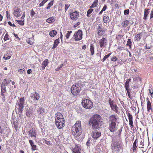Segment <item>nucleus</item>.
Returning <instances> with one entry per match:
<instances>
[{
	"instance_id": "obj_1",
	"label": "nucleus",
	"mask_w": 153,
	"mask_h": 153,
	"mask_svg": "<svg viewBox=\"0 0 153 153\" xmlns=\"http://www.w3.org/2000/svg\"><path fill=\"white\" fill-rule=\"evenodd\" d=\"M102 118L100 115L95 114L88 120V125L94 130L97 129L102 122Z\"/></svg>"
},
{
	"instance_id": "obj_2",
	"label": "nucleus",
	"mask_w": 153,
	"mask_h": 153,
	"mask_svg": "<svg viewBox=\"0 0 153 153\" xmlns=\"http://www.w3.org/2000/svg\"><path fill=\"white\" fill-rule=\"evenodd\" d=\"M118 119L117 115L115 114H112L109 116L108 123V129L110 132L114 133L117 130L116 122Z\"/></svg>"
},
{
	"instance_id": "obj_3",
	"label": "nucleus",
	"mask_w": 153,
	"mask_h": 153,
	"mask_svg": "<svg viewBox=\"0 0 153 153\" xmlns=\"http://www.w3.org/2000/svg\"><path fill=\"white\" fill-rule=\"evenodd\" d=\"M71 132L72 134L75 137L79 136L82 133V127L81 126V121H76L75 124L71 128Z\"/></svg>"
},
{
	"instance_id": "obj_4",
	"label": "nucleus",
	"mask_w": 153,
	"mask_h": 153,
	"mask_svg": "<svg viewBox=\"0 0 153 153\" xmlns=\"http://www.w3.org/2000/svg\"><path fill=\"white\" fill-rule=\"evenodd\" d=\"M55 124L58 129L62 128L65 126V119L63 115L60 112H57L55 115Z\"/></svg>"
},
{
	"instance_id": "obj_5",
	"label": "nucleus",
	"mask_w": 153,
	"mask_h": 153,
	"mask_svg": "<svg viewBox=\"0 0 153 153\" xmlns=\"http://www.w3.org/2000/svg\"><path fill=\"white\" fill-rule=\"evenodd\" d=\"M81 104L83 107L88 109L92 108L94 105L91 101L86 99L82 100Z\"/></svg>"
},
{
	"instance_id": "obj_6",
	"label": "nucleus",
	"mask_w": 153,
	"mask_h": 153,
	"mask_svg": "<svg viewBox=\"0 0 153 153\" xmlns=\"http://www.w3.org/2000/svg\"><path fill=\"white\" fill-rule=\"evenodd\" d=\"M71 92L74 96H76L81 90V88L78 84L74 85L71 88Z\"/></svg>"
},
{
	"instance_id": "obj_7",
	"label": "nucleus",
	"mask_w": 153,
	"mask_h": 153,
	"mask_svg": "<svg viewBox=\"0 0 153 153\" xmlns=\"http://www.w3.org/2000/svg\"><path fill=\"white\" fill-rule=\"evenodd\" d=\"M24 97H20L16 105V107H17L20 113H22L23 111V109L24 107Z\"/></svg>"
},
{
	"instance_id": "obj_8",
	"label": "nucleus",
	"mask_w": 153,
	"mask_h": 153,
	"mask_svg": "<svg viewBox=\"0 0 153 153\" xmlns=\"http://www.w3.org/2000/svg\"><path fill=\"white\" fill-rule=\"evenodd\" d=\"M108 103L112 110L115 112V113H118L119 108L117 105L114 104V101L111 100L110 98L108 100Z\"/></svg>"
},
{
	"instance_id": "obj_9",
	"label": "nucleus",
	"mask_w": 153,
	"mask_h": 153,
	"mask_svg": "<svg viewBox=\"0 0 153 153\" xmlns=\"http://www.w3.org/2000/svg\"><path fill=\"white\" fill-rule=\"evenodd\" d=\"M82 32L80 30H79L76 32H75L74 37V39L76 41H80L82 39Z\"/></svg>"
},
{
	"instance_id": "obj_10",
	"label": "nucleus",
	"mask_w": 153,
	"mask_h": 153,
	"mask_svg": "<svg viewBox=\"0 0 153 153\" xmlns=\"http://www.w3.org/2000/svg\"><path fill=\"white\" fill-rule=\"evenodd\" d=\"M131 79L129 78L127 79L125 84H124V87L127 92L128 95L131 99H132V97L131 96L130 89L129 88V82L130 81Z\"/></svg>"
},
{
	"instance_id": "obj_11",
	"label": "nucleus",
	"mask_w": 153,
	"mask_h": 153,
	"mask_svg": "<svg viewBox=\"0 0 153 153\" xmlns=\"http://www.w3.org/2000/svg\"><path fill=\"white\" fill-rule=\"evenodd\" d=\"M107 43L108 40L103 37L99 40V44L101 48H105Z\"/></svg>"
},
{
	"instance_id": "obj_12",
	"label": "nucleus",
	"mask_w": 153,
	"mask_h": 153,
	"mask_svg": "<svg viewBox=\"0 0 153 153\" xmlns=\"http://www.w3.org/2000/svg\"><path fill=\"white\" fill-rule=\"evenodd\" d=\"M146 100L147 102V110L148 112H153V106L152 105V102H151L148 97L146 99Z\"/></svg>"
},
{
	"instance_id": "obj_13",
	"label": "nucleus",
	"mask_w": 153,
	"mask_h": 153,
	"mask_svg": "<svg viewBox=\"0 0 153 153\" xmlns=\"http://www.w3.org/2000/svg\"><path fill=\"white\" fill-rule=\"evenodd\" d=\"M70 16L72 20H75L77 19L79 17V12H77L76 11L73 12H71L70 13Z\"/></svg>"
},
{
	"instance_id": "obj_14",
	"label": "nucleus",
	"mask_w": 153,
	"mask_h": 153,
	"mask_svg": "<svg viewBox=\"0 0 153 153\" xmlns=\"http://www.w3.org/2000/svg\"><path fill=\"white\" fill-rule=\"evenodd\" d=\"M120 147V143L117 141L113 142L111 144L112 149H119Z\"/></svg>"
},
{
	"instance_id": "obj_15",
	"label": "nucleus",
	"mask_w": 153,
	"mask_h": 153,
	"mask_svg": "<svg viewBox=\"0 0 153 153\" xmlns=\"http://www.w3.org/2000/svg\"><path fill=\"white\" fill-rule=\"evenodd\" d=\"M126 114L128 115V119H129V125H130L131 128H132L134 127L133 124V117L131 114L129 112H127Z\"/></svg>"
},
{
	"instance_id": "obj_16",
	"label": "nucleus",
	"mask_w": 153,
	"mask_h": 153,
	"mask_svg": "<svg viewBox=\"0 0 153 153\" xmlns=\"http://www.w3.org/2000/svg\"><path fill=\"white\" fill-rule=\"evenodd\" d=\"M105 30L101 27V26L99 25L97 28V33L98 36H102L105 33Z\"/></svg>"
},
{
	"instance_id": "obj_17",
	"label": "nucleus",
	"mask_w": 153,
	"mask_h": 153,
	"mask_svg": "<svg viewBox=\"0 0 153 153\" xmlns=\"http://www.w3.org/2000/svg\"><path fill=\"white\" fill-rule=\"evenodd\" d=\"M29 135L32 138H36L37 136L36 131L35 128H32L29 131Z\"/></svg>"
},
{
	"instance_id": "obj_18",
	"label": "nucleus",
	"mask_w": 153,
	"mask_h": 153,
	"mask_svg": "<svg viewBox=\"0 0 153 153\" xmlns=\"http://www.w3.org/2000/svg\"><path fill=\"white\" fill-rule=\"evenodd\" d=\"M30 97L32 99H33L34 101H36L39 99L40 96L39 94L35 92L30 94Z\"/></svg>"
},
{
	"instance_id": "obj_19",
	"label": "nucleus",
	"mask_w": 153,
	"mask_h": 153,
	"mask_svg": "<svg viewBox=\"0 0 153 153\" xmlns=\"http://www.w3.org/2000/svg\"><path fill=\"white\" fill-rule=\"evenodd\" d=\"M81 149L79 146L75 145L74 148H72V151L73 153H81L80 152Z\"/></svg>"
},
{
	"instance_id": "obj_20",
	"label": "nucleus",
	"mask_w": 153,
	"mask_h": 153,
	"mask_svg": "<svg viewBox=\"0 0 153 153\" xmlns=\"http://www.w3.org/2000/svg\"><path fill=\"white\" fill-rule=\"evenodd\" d=\"M101 133L97 131H95L93 132L92 137L94 139H97L100 137Z\"/></svg>"
},
{
	"instance_id": "obj_21",
	"label": "nucleus",
	"mask_w": 153,
	"mask_h": 153,
	"mask_svg": "<svg viewBox=\"0 0 153 153\" xmlns=\"http://www.w3.org/2000/svg\"><path fill=\"white\" fill-rule=\"evenodd\" d=\"M143 33L142 32L140 33H139L135 35L134 36V41H139L142 38V35Z\"/></svg>"
},
{
	"instance_id": "obj_22",
	"label": "nucleus",
	"mask_w": 153,
	"mask_h": 153,
	"mask_svg": "<svg viewBox=\"0 0 153 153\" xmlns=\"http://www.w3.org/2000/svg\"><path fill=\"white\" fill-rule=\"evenodd\" d=\"M49 63L48 60L47 59H45L42 64V70H44L45 67L47 66Z\"/></svg>"
},
{
	"instance_id": "obj_23",
	"label": "nucleus",
	"mask_w": 153,
	"mask_h": 153,
	"mask_svg": "<svg viewBox=\"0 0 153 153\" xmlns=\"http://www.w3.org/2000/svg\"><path fill=\"white\" fill-rule=\"evenodd\" d=\"M6 88L4 85L1 86V95L4 98H5V95L4 94L6 92Z\"/></svg>"
},
{
	"instance_id": "obj_24",
	"label": "nucleus",
	"mask_w": 153,
	"mask_h": 153,
	"mask_svg": "<svg viewBox=\"0 0 153 153\" xmlns=\"http://www.w3.org/2000/svg\"><path fill=\"white\" fill-rule=\"evenodd\" d=\"M29 143H30V146L31 147L33 151L36 150L37 146L36 145L34 144V142L32 140H29Z\"/></svg>"
},
{
	"instance_id": "obj_25",
	"label": "nucleus",
	"mask_w": 153,
	"mask_h": 153,
	"mask_svg": "<svg viewBox=\"0 0 153 153\" xmlns=\"http://www.w3.org/2000/svg\"><path fill=\"white\" fill-rule=\"evenodd\" d=\"M59 43V38L55 40L54 41V44H53V47H52V49H53L57 48V46H58V45Z\"/></svg>"
},
{
	"instance_id": "obj_26",
	"label": "nucleus",
	"mask_w": 153,
	"mask_h": 153,
	"mask_svg": "<svg viewBox=\"0 0 153 153\" xmlns=\"http://www.w3.org/2000/svg\"><path fill=\"white\" fill-rule=\"evenodd\" d=\"M22 12L20 10H15L14 12V15L15 16L19 17L22 15Z\"/></svg>"
},
{
	"instance_id": "obj_27",
	"label": "nucleus",
	"mask_w": 153,
	"mask_h": 153,
	"mask_svg": "<svg viewBox=\"0 0 153 153\" xmlns=\"http://www.w3.org/2000/svg\"><path fill=\"white\" fill-rule=\"evenodd\" d=\"M37 112H38L39 114V115H44L45 113V109L42 108H39L38 110H37Z\"/></svg>"
},
{
	"instance_id": "obj_28",
	"label": "nucleus",
	"mask_w": 153,
	"mask_h": 153,
	"mask_svg": "<svg viewBox=\"0 0 153 153\" xmlns=\"http://www.w3.org/2000/svg\"><path fill=\"white\" fill-rule=\"evenodd\" d=\"M137 139H136L134 142L133 143V147H132V151L133 152H134L136 150H137Z\"/></svg>"
},
{
	"instance_id": "obj_29",
	"label": "nucleus",
	"mask_w": 153,
	"mask_h": 153,
	"mask_svg": "<svg viewBox=\"0 0 153 153\" xmlns=\"http://www.w3.org/2000/svg\"><path fill=\"white\" fill-rule=\"evenodd\" d=\"M55 17H52L47 19L46 20V22L49 23H52L55 21Z\"/></svg>"
},
{
	"instance_id": "obj_30",
	"label": "nucleus",
	"mask_w": 153,
	"mask_h": 153,
	"mask_svg": "<svg viewBox=\"0 0 153 153\" xmlns=\"http://www.w3.org/2000/svg\"><path fill=\"white\" fill-rule=\"evenodd\" d=\"M90 51L91 52V55L92 56L94 55L95 52L94 51V48L93 44H90Z\"/></svg>"
},
{
	"instance_id": "obj_31",
	"label": "nucleus",
	"mask_w": 153,
	"mask_h": 153,
	"mask_svg": "<svg viewBox=\"0 0 153 153\" xmlns=\"http://www.w3.org/2000/svg\"><path fill=\"white\" fill-rule=\"evenodd\" d=\"M129 23V21L128 20H126L122 22L121 25L124 27H126L128 26Z\"/></svg>"
},
{
	"instance_id": "obj_32",
	"label": "nucleus",
	"mask_w": 153,
	"mask_h": 153,
	"mask_svg": "<svg viewBox=\"0 0 153 153\" xmlns=\"http://www.w3.org/2000/svg\"><path fill=\"white\" fill-rule=\"evenodd\" d=\"M57 34V32L55 30H53L49 32V35L51 37H53L55 36Z\"/></svg>"
},
{
	"instance_id": "obj_33",
	"label": "nucleus",
	"mask_w": 153,
	"mask_h": 153,
	"mask_svg": "<svg viewBox=\"0 0 153 153\" xmlns=\"http://www.w3.org/2000/svg\"><path fill=\"white\" fill-rule=\"evenodd\" d=\"M103 21L105 23H108L109 22V19L108 16H105L103 17Z\"/></svg>"
},
{
	"instance_id": "obj_34",
	"label": "nucleus",
	"mask_w": 153,
	"mask_h": 153,
	"mask_svg": "<svg viewBox=\"0 0 153 153\" xmlns=\"http://www.w3.org/2000/svg\"><path fill=\"white\" fill-rule=\"evenodd\" d=\"M111 54V53H109L107 55H105V56L104 57V58L101 59V61L102 62H104L105 60H106V59H108V58L110 56V55Z\"/></svg>"
},
{
	"instance_id": "obj_35",
	"label": "nucleus",
	"mask_w": 153,
	"mask_h": 153,
	"mask_svg": "<svg viewBox=\"0 0 153 153\" xmlns=\"http://www.w3.org/2000/svg\"><path fill=\"white\" fill-rule=\"evenodd\" d=\"M53 0H52L49 3L46 7L47 9H49L50 7L53 5Z\"/></svg>"
},
{
	"instance_id": "obj_36",
	"label": "nucleus",
	"mask_w": 153,
	"mask_h": 153,
	"mask_svg": "<svg viewBox=\"0 0 153 153\" xmlns=\"http://www.w3.org/2000/svg\"><path fill=\"white\" fill-rule=\"evenodd\" d=\"M98 1V0H95L92 5L90 7V8H93L96 7L97 5Z\"/></svg>"
},
{
	"instance_id": "obj_37",
	"label": "nucleus",
	"mask_w": 153,
	"mask_h": 153,
	"mask_svg": "<svg viewBox=\"0 0 153 153\" xmlns=\"http://www.w3.org/2000/svg\"><path fill=\"white\" fill-rule=\"evenodd\" d=\"M126 45L129 46V48H131V47L132 45V42L131 41V39H128Z\"/></svg>"
},
{
	"instance_id": "obj_38",
	"label": "nucleus",
	"mask_w": 153,
	"mask_h": 153,
	"mask_svg": "<svg viewBox=\"0 0 153 153\" xmlns=\"http://www.w3.org/2000/svg\"><path fill=\"white\" fill-rule=\"evenodd\" d=\"M16 21L19 24L21 25H24V20H16Z\"/></svg>"
},
{
	"instance_id": "obj_39",
	"label": "nucleus",
	"mask_w": 153,
	"mask_h": 153,
	"mask_svg": "<svg viewBox=\"0 0 153 153\" xmlns=\"http://www.w3.org/2000/svg\"><path fill=\"white\" fill-rule=\"evenodd\" d=\"M149 13L148 10H145L143 19L146 20Z\"/></svg>"
},
{
	"instance_id": "obj_40",
	"label": "nucleus",
	"mask_w": 153,
	"mask_h": 153,
	"mask_svg": "<svg viewBox=\"0 0 153 153\" xmlns=\"http://www.w3.org/2000/svg\"><path fill=\"white\" fill-rule=\"evenodd\" d=\"M123 37V35H118L116 36V39L117 40L120 41Z\"/></svg>"
},
{
	"instance_id": "obj_41",
	"label": "nucleus",
	"mask_w": 153,
	"mask_h": 153,
	"mask_svg": "<svg viewBox=\"0 0 153 153\" xmlns=\"http://www.w3.org/2000/svg\"><path fill=\"white\" fill-rule=\"evenodd\" d=\"M72 33V31H67V33H66L65 37L66 38L68 39L69 38V37L70 35V34Z\"/></svg>"
},
{
	"instance_id": "obj_42",
	"label": "nucleus",
	"mask_w": 153,
	"mask_h": 153,
	"mask_svg": "<svg viewBox=\"0 0 153 153\" xmlns=\"http://www.w3.org/2000/svg\"><path fill=\"white\" fill-rule=\"evenodd\" d=\"M9 35H8V33H7L6 35H5L4 37V40L5 41L8 40H9Z\"/></svg>"
},
{
	"instance_id": "obj_43",
	"label": "nucleus",
	"mask_w": 153,
	"mask_h": 153,
	"mask_svg": "<svg viewBox=\"0 0 153 153\" xmlns=\"http://www.w3.org/2000/svg\"><path fill=\"white\" fill-rule=\"evenodd\" d=\"M13 125H14V128H15V130L17 131V130H18V123L17 122H13Z\"/></svg>"
},
{
	"instance_id": "obj_44",
	"label": "nucleus",
	"mask_w": 153,
	"mask_h": 153,
	"mask_svg": "<svg viewBox=\"0 0 153 153\" xmlns=\"http://www.w3.org/2000/svg\"><path fill=\"white\" fill-rule=\"evenodd\" d=\"M118 58L116 56H114L111 57V60L113 62H115L117 60Z\"/></svg>"
},
{
	"instance_id": "obj_45",
	"label": "nucleus",
	"mask_w": 153,
	"mask_h": 153,
	"mask_svg": "<svg viewBox=\"0 0 153 153\" xmlns=\"http://www.w3.org/2000/svg\"><path fill=\"white\" fill-rule=\"evenodd\" d=\"M48 0H43L39 4V7L43 6L44 4Z\"/></svg>"
},
{
	"instance_id": "obj_46",
	"label": "nucleus",
	"mask_w": 153,
	"mask_h": 153,
	"mask_svg": "<svg viewBox=\"0 0 153 153\" xmlns=\"http://www.w3.org/2000/svg\"><path fill=\"white\" fill-rule=\"evenodd\" d=\"M149 92L150 93V95L152 97V98H153V97L152 96V94H153V89L152 88H151V89H149Z\"/></svg>"
},
{
	"instance_id": "obj_47",
	"label": "nucleus",
	"mask_w": 153,
	"mask_h": 153,
	"mask_svg": "<svg viewBox=\"0 0 153 153\" xmlns=\"http://www.w3.org/2000/svg\"><path fill=\"white\" fill-rule=\"evenodd\" d=\"M122 128H121L119 129V130H118V136H119V137H120L121 136V133L122 131Z\"/></svg>"
},
{
	"instance_id": "obj_48",
	"label": "nucleus",
	"mask_w": 153,
	"mask_h": 153,
	"mask_svg": "<svg viewBox=\"0 0 153 153\" xmlns=\"http://www.w3.org/2000/svg\"><path fill=\"white\" fill-rule=\"evenodd\" d=\"M93 10H88L87 12V16L88 17H90V14L91 13Z\"/></svg>"
},
{
	"instance_id": "obj_49",
	"label": "nucleus",
	"mask_w": 153,
	"mask_h": 153,
	"mask_svg": "<svg viewBox=\"0 0 153 153\" xmlns=\"http://www.w3.org/2000/svg\"><path fill=\"white\" fill-rule=\"evenodd\" d=\"M36 14V13L34 12L33 10H32L31 12H30V16L32 17H33Z\"/></svg>"
},
{
	"instance_id": "obj_50",
	"label": "nucleus",
	"mask_w": 153,
	"mask_h": 153,
	"mask_svg": "<svg viewBox=\"0 0 153 153\" xmlns=\"http://www.w3.org/2000/svg\"><path fill=\"white\" fill-rule=\"evenodd\" d=\"M45 141V143L48 146L51 145V142H50V141H48L45 140H44Z\"/></svg>"
},
{
	"instance_id": "obj_51",
	"label": "nucleus",
	"mask_w": 153,
	"mask_h": 153,
	"mask_svg": "<svg viewBox=\"0 0 153 153\" xmlns=\"http://www.w3.org/2000/svg\"><path fill=\"white\" fill-rule=\"evenodd\" d=\"M10 58V56H8L7 55H5L4 56V58L5 59L7 60Z\"/></svg>"
},
{
	"instance_id": "obj_52",
	"label": "nucleus",
	"mask_w": 153,
	"mask_h": 153,
	"mask_svg": "<svg viewBox=\"0 0 153 153\" xmlns=\"http://www.w3.org/2000/svg\"><path fill=\"white\" fill-rule=\"evenodd\" d=\"M129 10H124V15H128L129 13Z\"/></svg>"
},
{
	"instance_id": "obj_53",
	"label": "nucleus",
	"mask_w": 153,
	"mask_h": 153,
	"mask_svg": "<svg viewBox=\"0 0 153 153\" xmlns=\"http://www.w3.org/2000/svg\"><path fill=\"white\" fill-rule=\"evenodd\" d=\"M8 24L9 25H10V26H12L13 27H15V24H12L11 23V22H8Z\"/></svg>"
},
{
	"instance_id": "obj_54",
	"label": "nucleus",
	"mask_w": 153,
	"mask_h": 153,
	"mask_svg": "<svg viewBox=\"0 0 153 153\" xmlns=\"http://www.w3.org/2000/svg\"><path fill=\"white\" fill-rule=\"evenodd\" d=\"M79 24H80V23L79 22H77L76 23V24H75V25H74V27L75 28V27H77L78 26V25H79Z\"/></svg>"
},
{
	"instance_id": "obj_55",
	"label": "nucleus",
	"mask_w": 153,
	"mask_h": 153,
	"mask_svg": "<svg viewBox=\"0 0 153 153\" xmlns=\"http://www.w3.org/2000/svg\"><path fill=\"white\" fill-rule=\"evenodd\" d=\"M32 71L31 69H28L27 71V73L28 74H30L32 73Z\"/></svg>"
},
{
	"instance_id": "obj_56",
	"label": "nucleus",
	"mask_w": 153,
	"mask_h": 153,
	"mask_svg": "<svg viewBox=\"0 0 153 153\" xmlns=\"http://www.w3.org/2000/svg\"><path fill=\"white\" fill-rule=\"evenodd\" d=\"M18 72H22V73H23L25 72V69H19V70H18Z\"/></svg>"
},
{
	"instance_id": "obj_57",
	"label": "nucleus",
	"mask_w": 153,
	"mask_h": 153,
	"mask_svg": "<svg viewBox=\"0 0 153 153\" xmlns=\"http://www.w3.org/2000/svg\"><path fill=\"white\" fill-rule=\"evenodd\" d=\"M90 140H88L87 141V142H86V145H87V146H90Z\"/></svg>"
},
{
	"instance_id": "obj_58",
	"label": "nucleus",
	"mask_w": 153,
	"mask_h": 153,
	"mask_svg": "<svg viewBox=\"0 0 153 153\" xmlns=\"http://www.w3.org/2000/svg\"><path fill=\"white\" fill-rule=\"evenodd\" d=\"M69 7V5L68 4H66L65 5V10H67Z\"/></svg>"
},
{
	"instance_id": "obj_59",
	"label": "nucleus",
	"mask_w": 153,
	"mask_h": 153,
	"mask_svg": "<svg viewBox=\"0 0 153 153\" xmlns=\"http://www.w3.org/2000/svg\"><path fill=\"white\" fill-rule=\"evenodd\" d=\"M153 17V10H152V12L150 13V19L152 18Z\"/></svg>"
},
{
	"instance_id": "obj_60",
	"label": "nucleus",
	"mask_w": 153,
	"mask_h": 153,
	"mask_svg": "<svg viewBox=\"0 0 153 153\" xmlns=\"http://www.w3.org/2000/svg\"><path fill=\"white\" fill-rule=\"evenodd\" d=\"M14 36H15V38H16V39L20 40V39L19 38V37L18 36V35L15 33H14Z\"/></svg>"
},
{
	"instance_id": "obj_61",
	"label": "nucleus",
	"mask_w": 153,
	"mask_h": 153,
	"mask_svg": "<svg viewBox=\"0 0 153 153\" xmlns=\"http://www.w3.org/2000/svg\"><path fill=\"white\" fill-rule=\"evenodd\" d=\"M86 48V45H84L83 46H82V48L83 49L85 50Z\"/></svg>"
},
{
	"instance_id": "obj_62",
	"label": "nucleus",
	"mask_w": 153,
	"mask_h": 153,
	"mask_svg": "<svg viewBox=\"0 0 153 153\" xmlns=\"http://www.w3.org/2000/svg\"><path fill=\"white\" fill-rule=\"evenodd\" d=\"M63 66V64H61L60 65L59 67L58 66V68L57 69H59L60 68H62V67Z\"/></svg>"
},
{
	"instance_id": "obj_63",
	"label": "nucleus",
	"mask_w": 153,
	"mask_h": 153,
	"mask_svg": "<svg viewBox=\"0 0 153 153\" xmlns=\"http://www.w3.org/2000/svg\"><path fill=\"white\" fill-rule=\"evenodd\" d=\"M130 4L131 5H134V0H132Z\"/></svg>"
},
{
	"instance_id": "obj_64",
	"label": "nucleus",
	"mask_w": 153,
	"mask_h": 153,
	"mask_svg": "<svg viewBox=\"0 0 153 153\" xmlns=\"http://www.w3.org/2000/svg\"><path fill=\"white\" fill-rule=\"evenodd\" d=\"M26 115L27 116H29L30 115V114L29 113V112H28V111H27L26 112Z\"/></svg>"
}]
</instances>
